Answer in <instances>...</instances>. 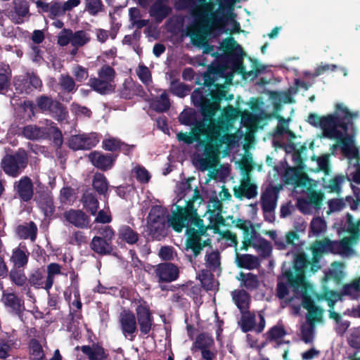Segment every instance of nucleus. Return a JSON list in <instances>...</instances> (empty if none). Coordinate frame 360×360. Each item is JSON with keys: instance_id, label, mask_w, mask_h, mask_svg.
Here are the masks:
<instances>
[{"instance_id": "obj_50", "label": "nucleus", "mask_w": 360, "mask_h": 360, "mask_svg": "<svg viewBox=\"0 0 360 360\" xmlns=\"http://www.w3.org/2000/svg\"><path fill=\"white\" fill-rule=\"evenodd\" d=\"M223 49L231 54L240 56L243 54L241 46L236 42L233 37L227 38L221 42Z\"/></svg>"}, {"instance_id": "obj_11", "label": "nucleus", "mask_w": 360, "mask_h": 360, "mask_svg": "<svg viewBox=\"0 0 360 360\" xmlns=\"http://www.w3.org/2000/svg\"><path fill=\"white\" fill-rule=\"evenodd\" d=\"M234 196L239 199H253L258 195V186L251 179L250 174L246 173L240 179V184L233 188Z\"/></svg>"}, {"instance_id": "obj_12", "label": "nucleus", "mask_w": 360, "mask_h": 360, "mask_svg": "<svg viewBox=\"0 0 360 360\" xmlns=\"http://www.w3.org/2000/svg\"><path fill=\"white\" fill-rule=\"evenodd\" d=\"M236 226L244 231L243 249L247 250L248 247L255 248L264 239L255 231L250 221L238 219Z\"/></svg>"}, {"instance_id": "obj_4", "label": "nucleus", "mask_w": 360, "mask_h": 360, "mask_svg": "<svg viewBox=\"0 0 360 360\" xmlns=\"http://www.w3.org/2000/svg\"><path fill=\"white\" fill-rule=\"evenodd\" d=\"M194 19L187 27V34L194 44H203L208 35L215 30H221L230 22L231 32L238 31L239 23L232 16L224 18L213 12V5L206 0H184Z\"/></svg>"}, {"instance_id": "obj_29", "label": "nucleus", "mask_w": 360, "mask_h": 360, "mask_svg": "<svg viewBox=\"0 0 360 360\" xmlns=\"http://www.w3.org/2000/svg\"><path fill=\"white\" fill-rule=\"evenodd\" d=\"M29 255L26 246L20 245L13 250L10 261L13 263L14 268H24L28 262Z\"/></svg>"}, {"instance_id": "obj_2", "label": "nucleus", "mask_w": 360, "mask_h": 360, "mask_svg": "<svg viewBox=\"0 0 360 360\" xmlns=\"http://www.w3.org/2000/svg\"><path fill=\"white\" fill-rule=\"evenodd\" d=\"M233 72L229 75L223 84H217V89L212 91V96L215 101L205 98L199 89H195L191 94V98L195 106L201 108L203 118L197 124V134H205L212 141L222 140L228 146H235L238 143L240 136L236 134H229L233 127L234 120L238 117L240 110L232 105H228L221 112V115L215 119L213 117L220 109L221 100H232L233 95H227V88L231 84Z\"/></svg>"}, {"instance_id": "obj_64", "label": "nucleus", "mask_w": 360, "mask_h": 360, "mask_svg": "<svg viewBox=\"0 0 360 360\" xmlns=\"http://www.w3.org/2000/svg\"><path fill=\"white\" fill-rule=\"evenodd\" d=\"M347 231L353 238H356L360 234V221L357 222L353 221L352 216L347 214Z\"/></svg>"}, {"instance_id": "obj_37", "label": "nucleus", "mask_w": 360, "mask_h": 360, "mask_svg": "<svg viewBox=\"0 0 360 360\" xmlns=\"http://www.w3.org/2000/svg\"><path fill=\"white\" fill-rule=\"evenodd\" d=\"M15 231L20 238H30L32 241H34L37 237V227L33 221H30L18 226Z\"/></svg>"}, {"instance_id": "obj_1", "label": "nucleus", "mask_w": 360, "mask_h": 360, "mask_svg": "<svg viewBox=\"0 0 360 360\" xmlns=\"http://www.w3.org/2000/svg\"><path fill=\"white\" fill-rule=\"evenodd\" d=\"M176 193L178 199L167 217V223L177 232L186 228V233L193 238L187 241L186 250L190 252L189 257H196L202 249L198 237L203 235L207 228L214 227L218 230V226L224 225L222 205L217 198L210 199L207 205L210 224L206 226L197 213L198 207L203 201L199 191L192 189L190 183L185 181L178 184Z\"/></svg>"}, {"instance_id": "obj_36", "label": "nucleus", "mask_w": 360, "mask_h": 360, "mask_svg": "<svg viewBox=\"0 0 360 360\" xmlns=\"http://www.w3.org/2000/svg\"><path fill=\"white\" fill-rule=\"evenodd\" d=\"M322 252L338 254V240H330L328 238L322 240H316V264L319 262L318 255ZM321 266L316 264V271Z\"/></svg>"}, {"instance_id": "obj_21", "label": "nucleus", "mask_w": 360, "mask_h": 360, "mask_svg": "<svg viewBox=\"0 0 360 360\" xmlns=\"http://www.w3.org/2000/svg\"><path fill=\"white\" fill-rule=\"evenodd\" d=\"M137 323L142 335L149 334L153 325V318L149 308L144 305H139L136 309Z\"/></svg>"}, {"instance_id": "obj_23", "label": "nucleus", "mask_w": 360, "mask_h": 360, "mask_svg": "<svg viewBox=\"0 0 360 360\" xmlns=\"http://www.w3.org/2000/svg\"><path fill=\"white\" fill-rule=\"evenodd\" d=\"M14 191L24 202L30 200L34 195V187L32 180L28 176H23L13 185Z\"/></svg>"}, {"instance_id": "obj_31", "label": "nucleus", "mask_w": 360, "mask_h": 360, "mask_svg": "<svg viewBox=\"0 0 360 360\" xmlns=\"http://www.w3.org/2000/svg\"><path fill=\"white\" fill-rule=\"evenodd\" d=\"M80 349L88 356L89 360H106L108 357L105 349L99 344L84 345Z\"/></svg>"}, {"instance_id": "obj_48", "label": "nucleus", "mask_w": 360, "mask_h": 360, "mask_svg": "<svg viewBox=\"0 0 360 360\" xmlns=\"http://www.w3.org/2000/svg\"><path fill=\"white\" fill-rule=\"evenodd\" d=\"M82 202L91 214H96L98 208V201L92 193L86 192L82 196Z\"/></svg>"}, {"instance_id": "obj_57", "label": "nucleus", "mask_w": 360, "mask_h": 360, "mask_svg": "<svg viewBox=\"0 0 360 360\" xmlns=\"http://www.w3.org/2000/svg\"><path fill=\"white\" fill-rule=\"evenodd\" d=\"M30 354L32 360H43L44 359L42 347L36 340H32L30 342Z\"/></svg>"}, {"instance_id": "obj_33", "label": "nucleus", "mask_w": 360, "mask_h": 360, "mask_svg": "<svg viewBox=\"0 0 360 360\" xmlns=\"http://www.w3.org/2000/svg\"><path fill=\"white\" fill-rule=\"evenodd\" d=\"M237 279L240 282L241 288L250 291L257 289L260 284L258 276L250 272H240Z\"/></svg>"}, {"instance_id": "obj_32", "label": "nucleus", "mask_w": 360, "mask_h": 360, "mask_svg": "<svg viewBox=\"0 0 360 360\" xmlns=\"http://www.w3.org/2000/svg\"><path fill=\"white\" fill-rule=\"evenodd\" d=\"M112 242L103 237L94 236L90 243L91 249L100 255H106L112 251Z\"/></svg>"}, {"instance_id": "obj_13", "label": "nucleus", "mask_w": 360, "mask_h": 360, "mask_svg": "<svg viewBox=\"0 0 360 360\" xmlns=\"http://www.w3.org/2000/svg\"><path fill=\"white\" fill-rule=\"evenodd\" d=\"M330 292H335L340 296V300L343 296H349L352 299H357L360 293V277L350 283L343 285L340 292L336 290H326L324 292H316V301L319 302L327 300Z\"/></svg>"}, {"instance_id": "obj_47", "label": "nucleus", "mask_w": 360, "mask_h": 360, "mask_svg": "<svg viewBox=\"0 0 360 360\" xmlns=\"http://www.w3.org/2000/svg\"><path fill=\"white\" fill-rule=\"evenodd\" d=\"M11 78V70L8 64L0 62V91L6 89Z\"/></svg>"}, {"instance_id": "obj_62", "label": "nucleus", "mask_w": 360, "mask_h": 360, "mask_svg": "<svg viewBox=\"0 0 360 360\" xmlns=\"http://www.w3.org/2000/svg\"><path fill=\"white\" fill-rule=\"evenodd\" d=\"M344 177L341 176H336L332 179H330L328 184H326V182L324 179H323V186L326 188H328L329 191L330 192H339L341 189V185L344 182Z\"/></svg>"}, {"instance_id": "obj_26", "label": "nucleus", "mask_w": 360, "mask_h": 360, "mask_svg": "<svg viewBox=\"0 0 360 360\" xmlns=\"http://www.w3.org/2000/svg\"><path fill=\"white\" fill-rule=\"evenodd\" d=\"M13 5V11L9 12L8 17L15 24H20L24 18L30 15L28 2L25 0H15Z\"/></svg>"}, {"instance_id": "obj_18", "label": "nucleus", "mask_w": 360, "mask_h": 360, "mask_svg": "<svg viewBox=\"0 0 360 360\" xmlns=\"http://www.w3.org/2000/svg\"><path fill=\"white\" fill-rule=\"evenodd\" d=\"M179 269L172 263H161L155 266L154 274L159 283H169L179 276Z\"/></svg>"}, {"instance_id": "obj_6", "label": "nucleus", "mask_w": 360, "mask_h": 360, "mask_svg": "<svg viewBox=\"0 0 360 360\" xmlns=\"http://www.w3.org/2000/svg\"><path fill=\"white\" fill-rule=\"evenodd\" d=\"M179 122L187 126H193V133L198 136L199 134L195 131L197 124L201 120H196L195 113L191 110L183 111L179 117ZM200 135H205L206 143L204 146V151L198 160L200 169L202 171H205L210 167H213L218 163L219 149L223 144H226L222 140H217L212 141L207 134H200Z\"/></svg>"}, {"instance_id": "obj_56", "label": "nucleus", "mask_w": 360, "mask_h": 360, "mask_svg": "<svg viewBox=\"0 0 360 360\" xmlns=\"http://www.w3.org/2000/svg\"><path fill=\"white\" fill-rule=\"evenodd\" d=\"M214 345V340L207 333L200 334L195 340V346L200 349L204 350L210 349Z\"/></svg>"}, {"instance_id": "obj_40", "label": "nucleus", "mask_w": 360, "mask_h": 360, "mask_svg": "<svg viewBox=\"0 0 360 360\" xmlns=\"http://www.w3.org/2000/svg\"><path fill=\"white\" fill-rule=\"evenodd\" d=\"M29 283L35 288L45 289L49 291L51 288L46 287V277L40 270H36L30 274L28 278Z\"/></svg>"}, {"instance_id": "obj_44", "label": "nucleus", "mask_w": 360, "mask_h": 360, "mask_svg": "<svg viewBox=\"0 0 360 360\" xmlns=\"http://www.w3.org/2000/svg\"><path fill=\"white\" fill-rule=\"evenodd\" d=\"M205 264L209 271H217L220 270V255L218 251H212L207 253L205 257Z\"/></svg>"}, {"instance_id": "obj_60", "label": "nucleus", "mask_w": 360, "mask_h": 360, "mask_svg": "<svg viewBox=\"0 0 360 360\" xmlns=\"http://www.w3.org/2000/svg\"><path fill=\"white\" fill-rule=\"evenodd\" d=\"M136 72L140 80L146 86H149L152 83L151 74L149 69L143 65H140L137 68Z\"/></svg>"}, {"instance_id": "obj_5", "label": "nucleus", "mask_w": 360, "mask_h": 360, "mask_svg": "<svg viewBox=\"0 0 360 360\" xmlns=\"http://www.w3.org/2000/svg\"><path fill=\"white\" fill-rule=\"evenodd\" d=\"M308 264L309 262L304 255H297L295 259L296 274H290L288 277L296 293L300 295L303 307L308 311L306 314V321L301 328L302 340L305 342L313 340L315 323V304L311 299L314 289L313 286L307 282L304 275V269Z\"/></svg>"}, {"instance_id": "obj_17", "label": "nucleus", "mask_w": 360, "mask_h": 360, "mask_svg": "<svg viewBox=\"0 0 360 360\" xmlns=\"http://www.w3.org/2000/svg\"><path fill=\"white\" fill-rule=\"evenodd\" d=\"M99 141L96 134H78L72 136L68 140L70 148L77 150H89L94 147Z\"/></svg>"}, {"instance_id": "obj_27", "label": "nucleus", "mask_w": 360, "mask_h": 360, "mask_svg": "<svg viewBox=\"0 0 360 360\" xmlns=\"http://www.w3.org/2000/svg\"><path fill=\"white\" fill-rule=\"evenodd\" d=\"M332 268L325 273V276L322 279V285L323 288V292L326 290H330L326 285L328 281H333L335 284L339 285L342 283L344 278V272L342 269V264L340 262H334Z\"/></svg>"}, {"instance_id": "obj_53", "label": "nucleus", "mask_w": 360, "mask_h": 360, "mask_svg": "<svg viewBox=\"0 0 360 360\" xmlns=\"http://www.w3.org/2000/svg\"><path fill=\"white\" fill-rule=\"evenodd\" d=\"M39 204L46 216H51L55 211L53 198L49 194L43 195L39 201Z\"/></svg>"}, {"instance_id": "obj_35", "label": "nucleus", "mask_w": 360, "mask_h": 360, "mask_svg": "<svg viewBox=\"0 0 360 360\" xmlns=\"http://www.w3.org/2000/svg\"><path fill=\"white\" fill-rule=\"evenodd\" d=\"M172 8L162 0L155 1L150 8V15L157 21L161 22L169 15Z\"/></svg>"}, {"instance_id": "obj_45", "label": "nucleus", "mask_w": 360, "mask_h": 360, "mask_svg": "<svg viewBox=\"0 0 360 360\" xmlns=\"http://www.w3.org/2000/svg\"><path fill=\"white\" fill-rule=\"evenodd\" d=\"M119 237L129 244H134L139 240V234L129 226H122L119 229Z\"/></svg>"}, {"instance_id": "obj_19", "label": "nucleus", "mask_w": 360, "mask_h": 360, "mask_svg": "<svg viewBox=\"0 0 360 360\" xmlns=\"http://www.w3.org/2000/svg\"><path fill=\"white\" fill-rule=\"evenodd\" d=\"M1 300L4 307L15 315L20 316L25 310L24 300L14 292L3 290Z\"/></svg>"}, {"instance_id": "obj_20", "label": "nucleus", "mask_w": 360, "mask_h": 360, "mask_svg": "<svg viewBox=\"0 0 360 360\" xmlns=\"http://www.w3.org/2000/svg\"><path fill=\"white\" fill-rule=\"evenodd\" d=\"M259 323L256 324V316L250 311H245L242 313L241 328L243 332H248L254 330L259 333L263 331L265 327V319L262 311L258 313Z\"/></svg>"}, {"instance_id": "obj_54", "label": "nucleus", "mask_w": 360, "mask_h": 360, "mask_svg": "<svg viewBox=\"0 0 360 360\" xmlns=\"http://www.w3.org/2000/svg\"><path fill=\"white\" fill-rule=\"evenodd\" d=\"M191 90L188 85L179 81H172L170 84V91L181 98L187 96Z\"/></svg>"}, {"instance_id": "obj_61", "label": "nucleus", "mask_w": 360, "mask_h": 360, "mask_svg": "<svg viewBox=\"0 0 360 360\" xmlns=\"http://www.w3.org/2000/svg\"><path fill=\"white\" fill-rule=\"evenodd\" d=\"M9 277L11 281L18 286H22L27 281L25 274L18 268L11 269Z\"/></svg>"}, {"instance_id": "obj_15", "label": "nucleus", "mask_w": 360, "mask_h": 360, "mask_svg": "<svg viewBox=\"0 0 360 360\" xmlns=\"http://www.w3.org/2000/svg\"><path fill=\"white\" fill-rule=\"evenodd\" d=\"M340 300L339 294H335V292H330L326 300H324L328 304V317L335 321L337 327L336 332L339 334H343L349 327L350 323L349 321H343L342 316L334 311V306L336 302Z\"/></svg>"}, {"instance_id": "obj_9", "label": "nucleus", "mask_w": 360, "mask_h": 360, "mask_svg": "<svg viewBox=\"0 0 360 360\" xmlns=\"http://www.w3.org/2000/svg\"><path fill=\"white\" fill-rule=\"evenodd\" d=\"M27 165V157L25 150H18L14 154L6 155L1 161V167L8 176L17 177Z\"/></svg>"}, {"instance_id": "obj_39", "label": "nucleus", "mask_w": 360, "mask_h": 360, "mask_svg": "<svg viewBox=\"0 0 360 360\" xmlns=\"http://www.w3.org/2000/svg\"><path fill=\"white\" fill-rule=\"evenodd\" d=\"M307 151V148L305 146H302L300 150H297L293 153L292 154V160L295 162V167H289L288 168L285 173L288 169H294L295 170L299 175L301 176H307V174L303 172L302 170L304 169V165H303V157L305 155V152ZM285 174H284L285 175Z\"/></svg>"}, {"instance_id": "obj_22", "label": "nucleus", "mask_w": 360, "mask_h": 360, "mask_svg": "<svg viewBox=\"0 0 360 360\" xmlns=\"http://www.w3.org/2000/svg\"><path fill=\"white\" fill-rule=\"evenodd\" d=\"M88 158L94 167L102 171L111 169L116 160V156L112 154H103L98 151L90 153Z\"/></svg>"}, {"instance_id": "obj_34", "label": "nucleus", "mask_w": 360, "mask_h": 360, "mask_svg": "<svg viewBox=\"0 0 360 360\" xmlns=\"http://www.w3.org/2000/svg\"><path fill=\"white\" fill-rule=\"evenodd\" d=\"M232 299L241 313L249 308L250 296L244 289L235 290L231 292Z\"/></svg>"}, {"instance_id": "obj_49", "label": "nucleus", "mask_w": 360, "mask_h": 360, "mask_svg": "<svg viewBox=\"0 0 360 360\" xmlns=\"http://www.w3.org/2000/svg\"><path fill=\"white\" fill-rule=\"evenodd\" d=\"M167 211L161 206H153L149 212L148 222H162L165 223V216Z\"/></svg>"}, {"instance_id": "obj_24", "label": "nucleus", "mask_w": 360, "mask_h": 360, "mask_svg": "<svg viewBox=\"0 0 360 360\" xmlns=\"http://www.w3.org/2000/svg\"><path fill=\"white\" fill-rule=\"evenodd\" d=\"M63 217L68 223L80 229L88 227L89 224L88 216L80 210H67L63 213Z\"/></svg>"}, {"instance_id": "obj_30", "label": "nucleus", "mask_w": 360, "mask_h": 360, "mask_svg": "<svg viewBox=\"0 0 360 360\" xmlns=\"http://www.w3.org/2000/svg\"><path fill=\"white\" fill-rule=\"evenodd\" d=\"M235 261L239 267L250 270L257 269L260 266L258 257L249 254H240L236 248Z\"/></svg>"}, {"instance_id": "obj_42", "label": "nucleus", "mask_w": 360, "mask_h": 360, "mask_svg": "<svg viewBox=\"0 0 360 360\" xmlns=\"http://www.w3.org/2000/svg\"><path fill=\"white\" fill-rule=\"evenodd\" d=\"M151 107L158 112H165L169 108L170 102L165 91L159 97L157 96L152 100Z\"/></svg>"}, {"instance_id": "obj_59", "label": "nucleus", "mask_w": 360, "mask_h": 360, "mask_svg": "<svg viewBox=\"0 0 360 360\" xmlns=\"http://www.w3.org/2000/svg\"><path fill=\"white\" fill-rule=\"evenodd\" d=\"M103 8L101 0H85V9L91 15H96L102 11Z\"/></svg>"}, {"instance_id": "obj_58", "label": "nucleus", "mask_w": 360, "mask_h": 360, "mask_svg": "<svg viewBox=\"0 0 360 360\" xmlns=\"http://www.w3.org/2000/svg\"><path fill=\"white\" fill-rule=\"evenodd\" d=\"M214 230L215 233H218L220 236V238L218 240H224L226 241V244L227 246H234L236 247L238 244L237 237L235 234L232 233L230 231H221L219 228L218 227V230L214 227H212Z\"/></svg>"}, {"instance_id": "obj_43", "label": "nucleus", "mask_w": 360, "mask_h": 360, "mask_svg": "<svg viewBox=\"0 0 360 360\" xmlns=\"http://www.w3.org/2000/svg\"><path fill=\"white\" fill-rule=\"evenodd\" d=\"M92 186L100 195H105L108 190V181L101 173L97 172L94 175Z\"/></svg>"}, {"instance_id": "obj_51", "label": "nucleus", "mask_w": 360, "mask_h": 360, "mask_svg": "<svg viewBox=\"0 0 360 360\" xmlns=\"http://www.w3.org/2000/svg\"><path fill=\"white\" fill-rule=\"evenodd\" d=\"M44 124H46V129L49 131V136L52 135L54 144L60 147L63 144V135L61 131L51 120H46Z\"/></svg>"}, {"instance_id": "obj_55", "label": "nucleus", "mask_w": 360, "mask_h": 360, "mask_svg": "<svg viewBox=\"0 0 360 360\" xmlns=\"http://www.w3.org/2000/svg\"><path fill=\"white\" fill-rule=\"evenodd\" d=\"M61 274V266L57 263H51L47 266L46 287L51 288L54 277Z\"/></svg>"}, {"instance_id": "obj_38", "label": "nucleus", "mask_w": 360, "mask_h": 360, "mask_svg": "<svg viewBox=\"0 0 360 360\" xmlns=\"http://www.w3.org/2000/svg\"><path fill=\"white\" fill-rule=\"evenodd\" d=\"M147 232L153 239L161 240L167 235L165 223L147 221Z\"/></svg>"}, {"instance_id": "obj_25", "label": "nucleus", "mask_w": 360, "mask_h": 360, "mask_svg": "<svg viewBox=\"0 0 360 360\" xmlns=\"http://www.w3.org/2000/svg\"><path fill=\"white\" fill-rule=\"evenodd\" d=\"M32 86L33 89H37L41 86V79L33 73H27L22 77H19L15 82V89L20 93H28L30 90V85H27L28 83Z\"/></svg>"}, {"instance_id": "obj_10", "label": "nucleus", "mask_w": 360, "mask_h": 360, "mask_svg": "<svg viewBox=\"0 0 360 360\" xmlns=\"http://www.w3.org/2000/svg\"><path fill=\"white\" fill-rule=\"evenodd\" d=\"M36 103L40 110L48 112L58 121L65 120L68 115V110L62 103L48 96L42 95L39 96L36 100Z\"/></svg>"}, {"instance_id": "obj_41", "label": "nucleus", "mask_w": 360, "mask_h": 360, "mask_svg": "<svg viewBox=\"0 0 360 360\" xmlns=\"http://www.w3.org/2000/svg\"><path fill=\"white\" fill-rule=\"evenodd\" d=\"M91 40L89 33L84 30L72 31L71 45L76 49H79L87 44Z\"/></svg>"}, {"instance_id": "obj_7", "label": "nucleus", "mask_w": 360, "mask_h": 360, "mask_svg": "<svg viewBox=\"0 0 360 360\" xmlns=\"http://www.w3.org/2000/svg\"><path fill=\"white\" fill-rule=\"evenodd\" d=\"M285 181L295 185V191L303 194L297 199V206L304 214H310L315 210V189L313 179L308 176H300L294 169H288L283 176Z\"/></svg>"}, {"instance_id": "obj_3", "label": "nucleus", "mask_w": 360, "mask_h": 360, "mask_svg": "<svg viewBox=\"0 0 360 360\" xmlns=\"http://www.w3.org/2000/svg\"><path fill=\"white\" fill-rule=\"evenodd\" d=\"M359 115V112H350L341 103L335 105L333 113L324 117L316 115V126L319 124L322 129L323 136L337 141L330 146L332 153L340 146L345 158L360 159L359 150L355 144L356 127L354 123V120Z\"/></svg>"}, {"instance_id": "obj_52", "label": "nucleus", "mask_w": 360, "mask_h": 360, "mask_svg": "<svg viewBox=\"0 0 360 360\" xmlns=\"http://www.w3.org/2000/svg\"><path fill=\"white\" fill-rule=\"evenodd\" d=\"M131 147L132 146H129L122 143L119 139L115 138L106 139L103 141V148L108 151H115L121 148L129 150Z\"/></svg>"}, {"instance_id": "obj_8", "label": "nucleus", "mask_w": 360, "mask_h": 360, "mask_svg": "<svg viewBox=\"0 0 360 360\" xmlns=\"http://www.w3.org/2000/svg\"><path fill=\"white\" fill-rule=\"evenodd\" d=\"M115 71L112 67L104 65L98 70V77L90 78L88 85L101 94L112 93L115 88Z\"/></svg>"}, {"instance_id": "obj_14", "label": "nucleus", "mask_w": 360, "mask_h": 360, "mask_svg": "<svg viewBox=\"0 0 360 360\" xmlns=\"http://www.w3.org/2000/svg\"><path fill=\"white\" fill-rule=\"evenodd\" d=\"M119 323L124 336L130 340H133L137 331V322L135 315L129 310H124L120 314Z\"/></svg>"}, {"instance_id": "obj_46", "label": "nucleus", "mask_w": 360, "mask_h": 360, "mask_svg": "<svg viewBox=\"0 0 360 360\" xmlns=\"http://www.w3.org/2000/svg\"><path fill=\"white\" fill-rule=\"evenodd\" d=\"M118 30L119 27L117 26H112L109 31L102 28L96 29L95 34L96 39L101 44L105 43L109 37L112 39H115L117 37Z\"/></svg>"}, {"instance_id": "obj_16", "label": "nucleus", "mask_w": 360, "mask_h": 360, "mask_svg": "<svg viewBox=\"0 0 360 360\" xmlns=\"http://www.w3.org/2000/svg\"><path fill=\"white\" fill-rule=\"evenodd\" d=\"M281 186L277 187L269 185L262 191L260 197V204L263 212H274L277 205L278 194Z\"/></svg>"}, {"instance_id": "obj_28", "label": "nucleus", "mask_w": 360, "mask_h": 360, "mask_svg": "<svg viewBox=\"0 0 360 360\" xmlns=\"http://www.w3.org/2000/svg\"><path fill=\"white\" fill-rule=\"evenodd\" d=\"M21 134L29 140H38L45 139L49 136V131L44 127L36 124H28L21 129Z\"/></svg>"}, {"instance_id": "obj_63", "label": "nucleus", "mask_w": 360, "mask_h": 360, "mask_svg": "<svg viewBox=\"0 0 360 360\" xmlns=\"http://www.w3.org/2000/svg\"><path fill=\"white\" fill-rule=\"evenodd\" d=\"M59 84L63 89L68 92H72L75 89V82L68 75H61L59 78Z\"/></svg>"}]
</instances>
